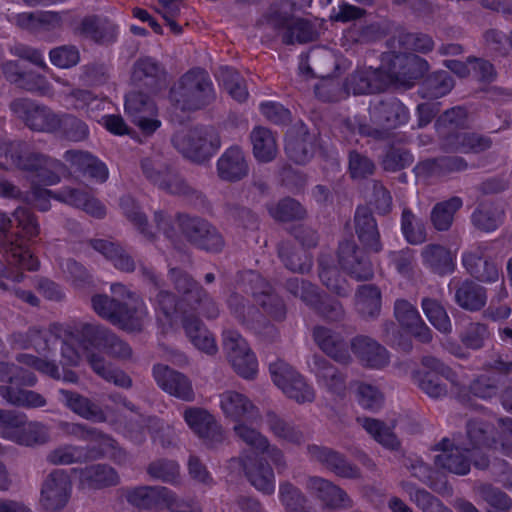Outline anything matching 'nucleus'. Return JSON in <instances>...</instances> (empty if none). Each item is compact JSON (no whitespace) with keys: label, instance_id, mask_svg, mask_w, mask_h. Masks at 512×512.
Instances as JSON below:
<instances>
[{"label":"nucleus","instance_id":"1","mask_svg":"<svg viewBox=\"0 0 512 512\" xmlns=\"http://www.w3.org/2000/svg\"><path fill=\"white\" fill-rule=\"evenodd\" d=\"M216 98L213 82L204 69L194 68L183 74L170 90L171 101L182 111H196Z\"/></svg>","mask_w":512,"mask_h":512},{"label":"nucleus","instance_id":"2","mask_svg":"<svg viewBox=\"0 0 512 512\" xmlns=\"http://www.w3.org/2000/svg\"><path fill=\"white\" fill-rule=\"evenodd\" d=\"M140 169L145 179L168 194L199 198L201 193L191 186L161 154H152L140 161Z\"/></svg>","mask_w":512,"mask_h":512},{"label":"nucleus","instance_id":"3","mask_svg":"<svg viewBox=\"0 0 512 512\" xmlns=\"http://www.w3.org/2000/svg\"><path fill=\"white\" fill-rule=\"evenodd\" d=\"M176 222L182 236L197 249L219 253L225 246L222 233L208 220L185 213H178Z\"/></svg>","mask_w":512,"mask_h":512},{"label":"nucleus","instance_id":"4","mask_svg":"<svg viewBox=\"0 0 512 512\" xmlns=\"http://www.w3.org/2000/svg\"><path fill=\"white\" fill-rule=\"evenodd\" d=\"M382 62L386 75H389V85L397 82L411 87L429 70V64L424 58L399 49H388L384 52Z\"/></svg>","mask_w":512,"mask_h":512},{"label":"nucleus","instance_id":"5","mask_svg":"<svg viewBox=\"0 0 512 512\" xmlns=\"http://www.w3.org/2000/svg\"><path fill=\"white\" fill-rule=\"evenodd\" d=\"M172 143L184 157L198 163L208 160L221 146L219 135L211 127L177 132Z\"/></svg>","mask_w":512,"mask_h":512},{"label":"nucleus","instance_id":"6","mask_svg":"<svg viewBox=\"0 0 512 512\" xmlns=\"http://www.w3.org/2000/svg\"><path fill=\"white\" fill-rule=\"evenodd\" d=\"M76 331L86 350L91 347L102 351L109 357L122 360L129 359L132 356V349L129 344L101 324L82 323Z\"/></svg>","mask_w":512,"mask_h":512},{"label":"nucleus","instance_id":"7","mask_svg":"<svg viewBox=\"0 0 512 512\" xmlns=\"http://www.w3.org/2000/svg\"><path fill=\"white\" fill-rule=\"evenodd\" d=\"M266 25L281 35L285 45L305 44L318 39L319 31L314 22L304 18H292L281 11H269Z\"/></svg>","mask_w":512,"mask_h":512},{"label":"nucleus","instance_id":"8","mask_svg":"<svg viewBox=\"0 0 512 512\" xmlns=\"http://www.w3.org/2000/svg\"><path fill=\"white\" fill-rule=\"evenodd\" d=\"M11 228V218L0 212V253L9 265L36 271L39 267L38 260L25 248L21 234L13 232Z\"/></svg>","mask_w":512,"mask_h":512},{"label":"nucleus","instance_id":"9","mask_svg":"<svg viewBox=\"0 0 512 512\" xmlns=\"http://www.w3.org/2000/svg\"><path fill=\"white\" fill-rule=\"evenodd\" d=\"M372 123L382 128H371L367 134L375 139L386 137V130L396 129L409 120L408 108L397 98L390 97L380 100L369 109Z\"/></svg>","mask_w":512,"mask_h":512},{"label":"nucleus","instance_id":"10","mask_svg":"<svg viewBox=\"0 0 512 512\" xmlns=\"http://www.w3.org/2000/svg\"><path fill=\"white\" fill-rule=\"evenodd\" d=\"M269 371L274 384L283 393L297 403L312 402L315 399L314 389L304 377L288 363L277 360L269 365Z\"/></svg>","mask_w":512,"mask_h":512},{"label":"nucleus","instance_id":"11","mask_svg":"<svg viewBox=\"0 0 512 512\" xmlns=\"http://www.w3.org/2000/svg\"><path fill=\"white\" fill-rule=\"evenodd\" d=\"M495 435V427L489 422L480 419L467 421L466 441L462 444L467 453L471 454L476 469L485 470L489 467V458L482 450L492 447Z\"/></svg>","mask_w":512,"mask_h":512},{"label":"nucleus","instance_id":"12","mask_svg":"<svg viewBox=\"0 0 512 512\" xmlns=\"http://www.w3.org/2000/svg\"><path fill=\"white\" fill-rule=\"evenodd\" d=\"M72 483L63 469L52 470L43 480L40 490V504L46 512H59L69 502Z\"/></svg>","mask_w":512,"mask_h":512},{"label":"nucleus","instance_id":"13","mask_svg":"<svg viewBox=\"0 0 512 512\" xmlns=\"http://www.w3.org/2000/svg\"><path fill=\"white\" fill-rule=\"evenodd\" d=\"M9 107L29 129L47 133L55 131L56 113L49 107L28 98L14 99Z\"/></svg>","mask_w":512,"mask_h":512},{"label":"nucleus","instance_id":"14","mask_svg":"<svg viewBox=\"0 0 512 512\" xmlns=\"http://www.w3.org/2000/svg\"><path fill=\"white\" fill-rule=\"evenodd\" d=\"M307 453L312 461L319 463L337 477L348 480L362 479L361 469L346 455L333 448L311 444L307 446Z\"/></svg>","mask_w":512,"mask_h":512},{"label":"nucleus","instance_id":"15","mask_svg":"<svg viewBox=\"0 0 512 512\" xmlns=\"http://www.w3.org/2000/svg\"><path fill=\"white\" fill-rule=\"evenodd\" d=\"M47 157L42 153L29 151L25 142L12 141L6 136L0 146V168L3 169L14 166L35 175L41 163L45 164Z\"/></svg>","mask_w":512,"mask_h":512},{"label":"nucleus","instance_id":"16","mask_svg":"<svg viewBox=\"0 0 512 512\" xmlns=\"http://www.w3.org/2000/svg\"><path fill=\"white\" fill-rule=\"evenodd\" d=\"M305 488L313 498L321 503L324 509L346 510L354 506V502L347 492L326 478L309 476Z\"/></svg>","mask_w":512,"mask_h":512},{"label":"nucleus","instance_id":"17","mask_svg":"<svg viewBox=\"0 0 512 512\" xmlns=\"http://www.w3.org/2000/svg\"><path fill=\"white\" fill-rule=\"evenodd\" d=\"M183 417L191 430L208 448H215L224 441L225 436L222 426L207 410L199 407H188L185 409Z\"/></svg>","mask_w":512,"mask_h":512},{"label":"nucleus","instance_id":"18","mask_svg":"<svg viewBox=\"0 0 512 512\" xmlns=\"http://www.w3.org/2000/svg\"><path fill=\"white\" fill-rule=\"evenodd\" d=\"M166 78L164 65L153 57H140L132 66L131 83L140 90L157 93L166 86Z\"/></svg>","mask_w":512,"mask_h":512},{"label":"nucleus","instance_id":"19","mask_svg":"<svg viewBox=\"0 0 512 512\" xmlns=\"http://www.w3.org/2000/svg\"><path fill=\"white\" fill-rule=\"evenodd\" d=\"M153 377L157 385L170 396L184 402L195 401L192 381L184 373L167 365L156 364L153 366Z\"/></svg>","mask_w":512,"mask_h":512},{"label":"nucleus","instance_id":"20","mask_svg":"<svg viewBox=\"0 0 512 512\" xmlns=\"http://www.w3.org/2000/svg\"><path fill=\"white\" fill-rule=\"evenodd\" d=\"M490 245L478 243L462 254V264L466 271L480 282H495L499 278L497 265L487 256Z\"/></svg>","mask_w":512,"mask_h":512},{"label":"nucleus","instance_id":"21","mask_svg":"<svg viewBox=\"0 0 512 512\" xmlns=\"http://www.w3.org/2000/svg\"><path fill=\"white\" fill-rule=\"evenodd\" d=\"M338 262L347 274L358 281H366L373 277L370 260L352 240H345L339 244Z\"/></svg>","mask_w":512,"mask_h":512},{"label":"nucleus","instance_id":"22","mask_svg":"<svg viewBox=\"0 0 512 512\" xmlns=\"http://www.w3.org/2000/svg\"><path fill=\"white\" fill-rule=\"evenodd\" d=\"M389 86V75H386L383 63L377 69H358L350 74L344 83L346 92L354 95L374 94L384 91Z\"/></svg>","mask_w":512,"mask_h":512},{"label":"nucleus","instance_id":"23","mask_svg":"<svg viewBox=\"0 0 512 512\" xmlns=\"http://www.w3.org/2000/svg\"><path fill=\"white\" fill-rule=\"evenodd\" d=\"M78 473V488L82 491H97L115 487L120 483L118 472L110 465L97 463L75 469Z\"/></svg>","mask_w":512,"mask_h":512},{"label":"nucleus","instance_id":"24","mask_svg":"<svg viewBox=\"0 0 512 512\" xmlns=\"http://www.w3.org/2000/svg\"><path fill=\"white\" fill-rule=\"evenodd\" d=\"M435 450L440 451L435 456V464L440 468L456 475H467L470 472L473 459L471 454L469 457L465 455L467 451L463 444L456 446L450 439L444 438L435 446Z\"/></svg>","mask_w":512,"mask_h":512},{"label":"nucleus","instance_id":"25","mask_svg":"<svg viewBox=\"0 0 512 512\" xmlns=\"http://www.w3.org/2000/svg\"><path fill=\"white\" fill-rule=\"evenodd\" d=\"M394 317L399 325L418 341L429 343L432 340L431 329L422 320L416 307L408 300L397 299L394 302Z\"/></svg>","mask_w":512,"mask_h":512},{"label":"nucleus","instance_id":"26","mask_svg":"<svg viewBox=\"0 0 512 512\" xmlns=\"http://www.w3.org/2000/svg\"><path fill=\"white\" fill-rule=\"evenodd\" d=\"M351 350L366 367L382 369L390 362L388 350L368 336H357L351 342Z\"/></svg>","mask_w":512,"mask_h":512},{"label":"nucleus","instance_id":"27","mask_svg":"<svg viewBox=\"0 0 512 512\" xmlns=\"http://www.w3.org/2000/svg\"><path fill=\"white\" fill-rule=\"evenodd\" d=\"M75 32L100 45L111 44L117 38V26L108 18L100 15L85 16Z\"/></svg>","mask_w":512,"mask_h":512},{"label":"nucleus","instance_id":"28","mask_svg":"<svg viewBox=\"0 0 512 512\" xmlns=\"http://www.w3.org/2000/svg\"><path fill=\"white\" fill-rule=\"evenodd\" d=\"M49 427L40 421H28L24 413L20 414L19 423L14 428L9 441L20 446L34 448L48 443Z\"/></svg>","mask_w":512,"mask_h":512},{"label":"nucleus","instance_id":"29","mask_svg":"<svg viewBox=\"0 0 512 512\" xmlns=\"http://www.w3.org/2000/svg\"><path fill=\"white\" fill-rule=\"evenodd\" d=\"M220 406L224 415L236 424L259 417L257 407L244 395L236 391H225L220 395Z\"/></svg>","mask_w":512,"mask_h":512},{"label":"nucleus","instance_id":"30","mask_svg":"<svg viewBox=\"0 0 512 512\" xmlns=\"http://www.w3.org/2000/svg\"><path fill=\"white\" fill-rule=\"evenodd\" d=\"M354 228L363 247L375 253L382 250L377 221L368 207H357L354 215Z\"/></svg>","mask_w":512,"mask_h":512},{"label":"nucleus","instance_id":"31","mask_svg":"<svg viewBox=\"0 0 512 512\" xmlns=\"http://www.w3.org/2000/svg\"><path fill=\"white\" fill-rule=\"evenodd\" d=\"M313 339L317 346L335 361L342 364L351 361L348 344L340 333L325 326H316L313 329Z\"/></svg>","mask_w":512,"mask_h":512},{"label":"nucleus","instance_id":"32","mask_svg":"<svg viewBox=\"0 0 512 512\" xmlns=\"http://www.w3.org/2000/svg\"><path fill=\"white\" fill-rule=\"evenodd\" d=\"M104 457L97 446L62 445L47 454V461L52 465H70L98 460Z\"/></svg>","mask_w":512,"mask_h":512},{"label":"nucleus","instance_id":"33","mask_svg":"<svg viewBox=\"0 0 512 512\" xmlns=\"http://www.w3.org/2000/svg\"><path fill=\"white\" fill-rule=\"evenodd\" d=\"M249 166L238 146L228 148L217 161V174L226 182H238L248 175Z\"/></svg>","mask_w":512,"mask_h":512},{"label":"nucleus","instance_id":"34","mask_svg":"<svg viewBox=\"0 0 512 512\" xmlns=\"http://www.w3.org/2000/svg\"><path fill=\"white\" fill-rule=\"evenodd\" d=\"M147 308L142 299L118 302L111 324L128 332L140 331Z\"/></svg>","mask_w":512,"mask_h":512},{"label":"nucleus","instance_id":"35","mask_svg":"<svg viewBox=\"0 0 512 512\" xmlns=\"http://www.w3.org/2000/svg\"><path fill=\"white\" fill-rule=\"evenodd\" d=\"M312 372L315 374L318 385L328 392L340 395L345 391V374L326 358L314 356Z\"/></svg>","mask_w":512,"mask_h":512},{"label":"nucleus","instance_id":"36","mask_svg":"<svg viewBox=\"0 0 512 512\" xmlns=\"http://www.w3.org/2000/svg\"><path fill=\"white\" fill-rule=\"evenodd\" d=\"M498 386L494 379L481 375L475 378L469 387H458L454 392L456 400L464 406L477 409L474 397L480 399H491L498 394Z\"/></svg>","mask_w":512,"mask_h":512},{"label":"nucleus","instance_id":"37","mask_svg":"<svg viewBox=\"0 0 512 512\" xmlns=\"http://www.w3.org/2000/svg\"><path fill=\"white\" fill-rule=\"evenodd\" d=\"M246 478L252 486L266 495L275 491V476L272 467L263 458L248 459L243 462Z\"/></svg>","mask_w":512,"mask_h":512},{"label":"nucleus","instance_id":"38","mask_svg":"<svg viewBox=\"0 0 512 512\" xmlns=\"http://www.w3.org/2000/svg\"><path fill=\"white\" fill-rule=\"evenodd\" d=\"M181 323L186 336L198 350L210 355L217 352L213 335L195 313L184 315Z\"/></svg>","mask_w":512,"mask_h":512},{"label":"nucleus","instance_id":"39","mask_svg":"<svg viewBox=\"0 0 512 512\" xmlns=\"http://www.w3.org/2000/svg\"><path fill=\"white\" fill-rule=\"evenodd\" d=\"M119 492L129 504L139 509H151L163 503L167 493V487L163 486H138L134 488L123 487Z\"/></svg>","mask_w":512,"mask_h":512},{"label":"nucleus","instance_id":"40","mask_svg":"<svg viewBox=\"0 0 512 512\" xmlns=\"http://www.w3.org/2000/svg\"><path fill=\"white\" fill-rule=\"evenodd\" d=\"M60 401L79 416L94 422H105L107 417L101 407L88 398L66 389L58 391Z\"/></svg>","mask_w":512,"mask_h":512},{"label":"nucleus","instance_id":"41","mask_svg":"<svg viewBox=\"0 0 512 512\" xmlns=\"http://www.w3.org/2000/svg\"><path fill=\"white\" fill-rule=\"evenodd\" d=\"M285 152L295 163H307L314 152L313 137L304 128L290 130L285 140Z\"/></svg>","mask_w":512,"mask_h":512},{"label":"nucleus","instance_id":"42","mask_svg":"<svg viewBox=\"0 0 512 512\" xmlns=\"http://www.w3.org/2000/svg\"><path fill=\"white\" fill-rule=\"evenodd\" d=\"M388 49H399L405 52L416 51L427 53L432 51L434 41L423 33H410L404 29H397L386 42Z\"/></svg>","mask_w":512,"mask_h":512},{"label":"nucleus","instance_id":"43","mask_svg":"<svg viewBox=\"0 0 512 512\" xmlns=\"http://www.w3.org/2000/svg\"><path fill=\"white\" fill-rule=\"evenodd\" d=\"M154 308L156 311L157 319L164 325H172L174 317L177 314H189L188 307L177 298V296L168 290H159L154 297Z\"/></svg>","mask_w":512,"mask_h":512},{"label":"nucleus","instance_id":"44","mask_svg":"<svg viewBox=\"0 0 512 512\" xmlns=\"http://www.w3.org/2000/svg\"><path fill=\"white\" fill-rule=\"evenodd\" d=\"M319 278L328 290L340 297H347L351 294L352 288L340 274L330 255H321L318 259Z\"/></svg>","mask_w":512,"mask_h":512},{"label":"nucleus","instance_id":"45","mask_svg":"<svg viewBox=\"0 0 512 512\" xmlns=\"http://www.w3.org/2000/svg\"><path fill=\"white\" fill-rule=\"evenodd\" d=\"M468 168L467 161L460 156H441L421 161L416 169L425 176H444Z\"/></svg>","mask_w":512,"mask_h":512},{"label":"nucleus","instance_id":"46","mask_svg":"<svg viewBox=\"0 0 512 512\" xmlns=\"http://www.w3.org/2000/svg\"><path fill=\"white\" fill-rule=\"evenodd\" d=\"M403 466L410 471L411 476L417 478L420 482L427 485L437 493H444L449 490L446 481L434 479V470L415 454L404 455L402 459Z\"/></svg>","mask_w":512,"mask_h":512},{"label":"nucleus","instance_id":"47","mask_svg":"<svg viewBox=\"0 0 512 512\" xmlns=\"http://www.w3.org/2000/svg\"><path fill=\"white\" fill-rule=\"evenodd\" d=\"M455 301L464 310L480 311L487 303V290L472 280H465L455 292Z\"/></svg>","mask_w":512,"mask_h":512},{"label":"nucleus","instance_id":"48","mask_svg":"<svg viewBox=\"0 0 512 512\" xmlns=\"http://www.w3.org/2000/svg\"><path fill=\"white\" fill-rule=\"evenodd\" d=\"M421 257L424 265L438 275L443 276L450 274L455 269L451 252L442 245H426L421 252Z\"/></svg>","mask_w":512,"mask_h":512},{"label":"nucleus","instance_id":"49","mask_svg":"<svg viewBox=\"0 0 512 512\" xmlns=\"http://www.w3.org/2000/svg\"><path fill=\"white\" fill-rule=\"evenodd\" d=\"M90 244L93 249L109 259L118 270L128 273L135 270V261L119 245L104 239H92Z\"/></svg>","mask_w":512,"mask_h":512},{"label":"nucleus","instance_id":"50","mask_svg":"<svg viewBox=\"0 0 512 512\" xmlns=\"http://www.w3.org/2000/svg\"><path fill=\"white\" fill-rule=\"evenodd\" d=\"M253 154L260 162H271L278 153L276 137L273 132L264 127H256L250 134Z\"/></svg>","mask_w":512,"mask_h":512},{"label":"nucleus","instance_id":"51","mask_svg":"<svg viewBox=\"0 0 512 512\" xmlns=\"http://www.w3.org/2000/svg\"><path fill=\"white\" fill-rule=\"evenodd\" d=\"M60 137L72 141L80 142L88 138L89 129L86 123L73 114H56L55 131Z\"/></svg>","mask_w":512,"mask_h":512},{"label":"nucleus","instance_id":"52","mask_svg":"<svg viewBox=\"0 0 512 512\" xmlns=\"http://www.w3.org/2000/svg\"><path fill=\"white\" fill-rule=\"evenodd\" d=\"M168 277L174 289L180 294L181 301L188 307L197 295L202 293V285L188 272L180 268H170Z\"/></svg>","mask_w":512,"mask_h":512},{"label":"nucleus","instance_id":"53","mask_svg":"<svg viewBox=\"0 0 512 512\" xmlns=\"http://www.w3.org/2000/svg\"><path fill=\"white\" fill-rule=\"evenodd\" d=\"M87 360L92 370L106 381L122 388H130L132 386L131 378L124 371L113 368L100 354L90 353L87 355Z\"/></svg>","mask_w":512,"mask_h":512},{"label":"nucleus","instance_id":"54","mask_svg":"<svg viewBox=\"0 0 512 512\" xmlns=\"http://www.w3.org/2000/svg\"><path fill=\"white\" fill-rule=\"evenodd\" d=\"M463 201L454 196L436 203L430 213V221L437 231H447L452 226L456 212L462 207Z\"/></svg>","mask_w":512,"mask_h":512},{"label":"nucleus","instance_id":"55","mask_svg":"<svg viewBox=\"0 0 512 512\" xmlns=\"http://www.w3.org/2000/svg\"><path fill=\"white\" fill-rule=\"evenodd\" d=\"M265 422L275 437L295 444L303 441L302 432L275 411L268 410L265 413Z\"/></svg>","mask_w":512,"mask_h":512},{"label":"nucleus","instance_id":"56","mask_svg":"<svg viewBox=\"0 0 512 512\" xmlns=\"http://www.w3.org/2000/svg\"><path fill=\"white\" fill-rule=\"evenodd\" d=\"M356 305L359 313L365 318L374 319L381 311V292L375 285L367 284L359 287L356 294Z\"/></svg>","mask_w":512,"mask_h":512},{"label":"nucleus","instance_id":"57","mask_svg":"<svg viewBox=\"0 0 512 512\" xmlns=\"http://www.w3.org/2000/svg\"><path fill=\"white\" fill-rule=\"evenodd\" d=\"M120 208L123 215L136 227V229L149 241L155 239V234L148 225L147 216L140 206L129 195L120 198Z\"/></svg>","mask_w":512,"mask_h":512},{"label":"nucleus","instance_id":"58","mask_svg":"<svg viewBox=\"0 0 512 512\" xmlns=\"http://www.w3.org/2000/svg\"><path fill=\"white\" fill-rule=\"evenodd\" d=\"M454 87V79L447 71H436L422 83L421 94L424 98L437 99L447 95Z\"/></svg>","mask_w":512,"mask_h":512},{"label":"nucleus","instance_id":"59","mask_svg":"<svg viewBox=\"0 0 512 512\" xmlns=\"http://www.w3.org/2000/svg\"><path fill=\"white\" fill-rule=\"evenodd\" d=\"M60 427L67 435L73 436L79 440L100 442L105 446L111 447L113 449L116 448L117 442L112 437L102 433L96 428L69 422L61 423Z\"/></svg>","mask_w":512,"mask_h":512},{"label":"nucleus","instance_id":"60","mask_svg":"<svg viewBox=\"0 0 512 512\" xmlns=\"http://www.w3.org/2000/svg\"><path fill=\"white\" fill-rule=\"evenodd\" d=\"M362 427L384 448L390 450H398L400 448V441L392 432L391 428L383 421L365 417L362 419Z\"/></svg>","mask_w":512,"mask_h":512},{"label":"nucleus","instance_id":"61","mask_svg":"<svg viewBox=\"0 0 512 512\" xmlns=\"http://www.w3.org/2000/svg\"><path fill=\"white\" fill-rule=\"evenodd\" d=\"M278 256L284 266L294 273L305 274L312 268V260L287 242L279 244Z\"/></svg>","mask_w":512,"mask_h":512},{"label":"nucleus","instance_id":"62","mask_svg":"<svg viewBox=\"0 0 512 512\" xmlns=\"http://www.w3.org/2000/svg\"><path fill=\"white\" fill-rule=\"evenodd\" d=\"M149 92L132 91L125 97V111L130 118H139V115H156L157 109Z\"/></svg>","mask_w":512,"mask_h":512},{"label":"nucleus","instance_id":"63","mask_svg":"<svg viewBox=\"0 0 512 512\" xmlns=\"http://www.w3.org/2000/svg\"><path fill=\"white\" fill-rule=\"evenodd\" d=\"M382 37V30L377 23H353L345 32L344 39L351 44H369Z\"/></svg>","mask_w":512,"mask_h":512},{"label":"nucleus","instance_id":"64","mask_svg":"<svg viewBox=\"0 0 512 512\" xmlns=\"http://www.w3.org/2000/svg\"><path fill=\"white\" fill-rule=\"evenodd\" d=\"M219 81L227 93L236 101L243 102L248 97V91L243 77L233 68L221 67Z\"/></svg>","mask_w":512,"mask_h":512}]
</instances>
